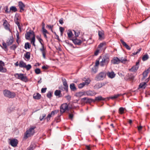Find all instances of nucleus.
Instances as JSON below:
<instances>
[{
	"instance_id": "54",
	"label": "nucleus",
	"mask_w": 150,
	"mask_h": 150,
	"mask_svg": "<svg viewBox=\"0 0 150 150\" xmlns=\"http://www.w3.org/2000/svg\"><path fill=\"white\" fill-rule=\"evenodd\" d=\"M20 17L18 14H16L14 17V20L17 21H20Z\"/></svg>"
},
{
	"instance_id": "2",
	"label": "nucleus",
	"mask_w": 150,
	"mask_h": 150,
	"mask_svg": "<svg viewBox=\"0 0 150 150\" xmlns=\"http://www.w3.org/2000/svg\"><path fill=\"white\" fill-rule=\"evenodd\" d=\"M101 58H102V61L100 62V66L102 67L107 66L110 62L109 57L107 55H104L102 57L100 56L98 59Z\"/></svg>"
},
{
	"instance_id": "51",
	"label": "nucleus",
	"mask_w": 150,
	"mask_h": 150,
	"mask_svg": "<svg viewBox=\"0 0 150 150\" xmlns=\"http://www.w3.org/2000/svg\"><path fill=\"white\" fill-rule=\"evenodd\" d=\"M51 117L52 115L49 113L47 116V117L45 118V119H46L47 122H48L50 121V118Z\"/></svg>"
},
{
	"instance_id": "33",
	"label": "nucleus",
	"mask_w": 150,
	"mask_h": 150,
	"mask_svg": "<svg viewBox=\"0 0 150 150\" xmlns=\"http://www.w3.org/2000/svg\"><path fill=\"white\" fill-rule=\"evenodd\" d=\"M73 32L75 35L74 38L78 37L80 33V30H73Z\"/></svg>"
},
{
	"instance_id": "6",
	"label": "nucleus",
	"mask_w": 150,
	"mask_h": 150,
	"mask_svg": "<svg viewBox=\"0 0 150 150\" xmlns=\"http://www.w3.org/2000/svg\"><path fill=\"white\" fill-rule=\"evenodd\" d=\"M106 74L104 72H101L98 74L96 76L95 79L97 81L102 80L106 76Z\"/></svg>"
},
{
	"instance_id": "18",
	"label": "nucleus",
	"mask_w": 150,
	"mask_h": 150,
	"mask_svg": "<svg viewBox=\"0 0 150 150\" xmlns=\"http://www.w3.org/2000/svg\"><path fill=\"white\" fill-rule=\"evenodd\" d=\"M82 100H86L85 103H90L92 102H95L94 100L92 98L84 97L82 99Z\"/></svg>"
},
{
	"instance_id": "37",
	"label": "nucleus",
	"mask_w": 150,
	"mask_h": 150,
	"mask_svg": "<svg viewBox=\"0 0 150 150\" xmlns=\"http://www.w3.org/2000/svg\"><path fill=\"white\" fill-rule=\"evenodd\" d=\"M2 45V46H1V47H2V48L4 49L5 51H8V49L7 48V45H6V44L4 42H3Z\"/></svg>"
},
{
	"instance_id": "62",
	"label": "nucleus",
	"mask_w": 150,
	"mask_h": 150,
	"mask_svg": "<svg viewBox=\"0 0 150 150\" xmlns=\"http://www.w3.org/2000/svg\"><path fill=\"white\" fill-rule=\"evenodd\" d=\"M47 27L49 29H50L51 31H52V29L53 28V26H51L50 25H47Z\"/></svg>"
},
{
	"instance_id": "10",
	"label": "nucleus",
	"mask_w": 150,
	"mask_h": 150,
	"mask_svg": "<svg viewBox=\"0 0 150 150\" xmlns=\"http://www.w3.org/2000/svg\"><path fill=\"white\" fill-rule=\"evenodd\" d=\"M139 60H138L137 62H136V64L132 67L131 68L129 69V70L132 71H136L139 68Z\"/></svg>"
},
{
	"instance_id": "5",
	"label": "nucleus",
	"mask_w": 150,
	"mask_h": 150,
	"mask_svg": "<svg viewBox=\"0 0 150 150\" xmlns=\"http://www.w3.org/2000/svg\"><path fill=\"white\" fill-rule=\"evenodd\" d=\"M126 61L127 59H122V58H121V59H120L117 57H114L111 61V64H118L120 62L123 63L124 62H125Z\"/></svg>"
},
{
	"instance_id": "8",
	"label": "nucleus",
	"mask_w": 150,
	"mask_h": 150,
	"mask_svg": "<svg viewBox=\"0 0 150 150\" xmlns=\"http://www.w3.org/2000/svg\"><path fill=\"white\" fill-rule=\"evenodd\" d=\"M35 35L33 31L31 30H27L25 34V38H35Z\"/></svg>"
},
{
	"instance_id": "35",
	"label": "nucleus",
	"mask_w": 150,
	"mask_h": 150,
	"mask_svg": "<svg viewBox=\"0 0 150 150\" xmlns=\"http://www.w3.org/2000/svg\"><path fill=\"white\" fill-rule=\"evenodd\" d=\"M98 67L94 66L91 69V72L93 74H96L98 71Z\"/></svg>"
},
{
	"instance_id": "46",
	"label": "nucleus",
	"mask_w": 150,
	"mask_h": 150,
	"mask_svg": "<svg viewBox=\"0 0 150 150\" xmlns=\"http://www.w3.org/2000/svg\"><path fill=\"white\" fill-rule=\"evenodd\" d=\"M59 112V110H55L52 111L50 113L52 115H54L55 114H57Z\"/></svg>"
},
{
	"instance_id": "28",
	"label": "nucleus",
	"mask_w": 150,
	"mask_h": 150,
	"mask_svg": "<svg viewBox=\"0 0 150 150\" xmlns=\"http://www.w3.org/2000/svg\"><path fill=\"white\" fill-rule=\"evenodd\" d=\"M24 56L26 59L25 60H29L30 58V53L29 52H26V53L24 54Z\"/></svg>"
},
{
	"instance_id": "31",
	"label": "nucleus",
	"mask_w": 150,
	"mask_h": 150,
	"mask_svg": "<svg viewBox=\"0 0 150 150\" xmlns=\"http://www.w3.org/2000/svg\"><path fill=\"white\" fill-rule=\"evenodd\" d=\"M61 91L59 90H56L54 93L55 96H58L59 97H61L62 96L61 94Z\"/></svg>"
},
{
	"instance_id": "59",
	"label": "nucleus",
	"mask_w": 150,
	"mask_h": 150,
	"mask_svg": "<svg viewBox=\"0 0 150 150\" xmlns=\"http://www.w3.org/2000/svg\"><path fill=\"white\" fill-rule=\"evenodd\" d=\"M100 52V50L98 48L96 50L95 52L94 55L97 56Z\"/></svg>"
},
{
	"instance_id": "14",
	"label": "nucleus",
	"mask_w": 150,
	"mask_h": 150,
	"mask_svg": "<svg viewBox=\"0 0 150 150\" xmlns=\"http://www.w3.org/2000/svg\"><path fill=\"white\" fill-rule=\"evenodd\" d=\"M18 144V140L14 139H11L10 142V144L12 146L15 147L17 146Z\"/></svg>"
},
{
	"instance_id": "40",
	"label": "nucleus",
	"mask_w": 150,
	"mask_h": 150,
	"mask_svg": "<svg viewBox=\"0 0 150 150\" xmlns=\"http://www.w3.org/2000/svg\"><path fill=\"white\" fill-rule=\"evenodd\" d=\"M10 9V11H11L13 12H16L17 11L16 8L15 6H11Z\"/></svg>"
},
{
	"instance_id": "13",
	"label": "nucleus",
	"mask_w": 150,
	"mask_h": 150,
	"mask_svg": "<svg viewBox=\"0 0 150 150\" xmlns=\"http://www.w3.org/2000/svg\"><path fill=\"white\" fill-rule=\"evenodd\" d=\"M73 38H69V40L72 41L75 45H79L82 42V41L81 40L78 39L77 38H75L74 39H73Z\"/></svg>"
},
{
	"instance_id": "24",
	"label": "nucleus",
	"mask_w": 150,
	"mask_h": 150,
	"mask_svg": "<svg viewBox=\"0 0 150 150\" xmlns=\"http://www.w3.org/2000/svg\"><path fill=\"white\" fill-rule=\"evenodd\" d=\"M107 75L109 78L111 79L114 78L115 76V74L114 72L113 71L111 72H108L107 73Z\"/></svg>"
},
{
	"instance_id": "49",
	"label": "nucleus",
	"mask_w": 150,
	"mask_h": 150,
	"mask_svg": "<svg viewBox=\"0 0 150 150\" xmlns=\"http://www.w3.org/2000/svg\"><path fill=\"white\" fill-rule=\"evenodd\" d=\"M31 46L30 45V44L28 42L26 43L25 44V49H27V48L29 49L30 48Z\"/></svg>"
},
{
	"instance_id": "1",
	"label": "nucleus",
	"mask_w": 150,
	"mask_h": 150,
	"mask_svg": "<svg viewBox=\"0 0 150 150\" xmlns=\"http://www.w3.org/2000/svg\"><path fill=\"white\" fill-rule=\"evenodd\" d=\"M36 128L35 126H30L29 128L24 133V136L23 138V140L26 139L28 137L32 136L35 133L34 129Z\"/></svg>"
},
{
	"instance_id": "55",
	"label": "nucleus",
	"mask_w": 150,
	"mask_h": 150,
	"mask_svg": "<svg viewBox=\"0 0 150 150\" xmlns=\"http://www.w3.org/2000/svg\"><path fill=\"white\" fill-rule=\"evenodd\" d=\"M106 43L105 42H103L101 43L98 46V48H102L104 45H105Z\"/></svg>"
},
{
	"instance_id": "58",
	"label": "nucleus",
	"mask_w": 150,
	"mask_h": 150,
	"mask_svg": "<svg viewBox=\"0 0 150 150\" xmlns=\"http://www.w3.org/2000/svg\"><path fill=\"white\" fill-rule=\"evenodd\" d=\"M99 64H100V63H99V60L97 59L96 61L95 64L94 66L97 67L98 66Z\"/></svg>"
},
{
	"instance_id": "3",
	"label": "nucleus",
	"mask_w": 150,
	"mask_h": 150,
	"mask_svg": "<svg viewBox=\"0 0 150 150\" xmlns=\"http://www.w3.org/2000/svg\"><path fill=\"white\" fill-rule=\"evenodd\" d=\"M14 75L16 78L23 82H26L28 81L27 77L23 74L16 73Z\"/></svg>"
},
{
	"instance_id": "43",
	"label": "nucleus",
	"mask_w": 150,
	"mask_h": 150,
	"mask_svg": "<svg viewBox=\"0 0 150 150\" xmlns=\"http://www.w3.org/2000/svg\"><path fill=\"white\" fill-rule=\"evenodd\" d=\"M46 115L45 114H42L40 117V121H42L44 119H45Z\"/></svg>"
},
{
	"instance_id": "27",
	"label": "nucleus",
	"mask_w": 150,
	"mask_h": 150,
	"mask_svg": "<svg viewBox=\"0 0 150 150\" xmlns=\"http://www.w3.org/2000/svg\"><path fill=\"white\" fill-rule=\"evenodd\" d=\"M106 99H107L106 98H103L101 96H100L96 97L95 99L94 100L95 102L96 101L105 100Z\"/></svg>"
},
{
	"instance_id": "23",
	"label": "nucleus",
	"mask_w": 150,
	"mask_h": 150,
	"mask_svg": "<svg viewBox=\"0 0 150 150\" xmlns=\"http://www.w3.org/2000/svg\"><path fill=\"white\" fill-rule=\"evenodd\" d=\"M70 88L71 91H76L77 90L75 84L74 83H71L70 85Z\"/></svg>"
},
{
	"instance_id": "39",
	"label": "nucleus",
	"mask_w": 150,
	"mask_h": 150,
	"mask_svg": "<svg viewBox=\"0 0 150 150\" xmlns=\"http://www.w3.org/2000/svg\"><path fill=\"white\" fill-rule=\"evenodd\" d=\"M149 58V56L147 54H144L142 57V60L143 61H144L147 60Z\"/></svg>"
},
{
	"instance_id": "15",
	"label": "nucleus",
	"mask_w": 150,
	"mask_h": 150,
	"mask_svg": "<svg viewBox=\"0 0 150 150\" xmlns=\"http://www.w3.org/2000/svg\"><path fill=\"white\" fill-rule=\"evenodd\" d=\"M86 95L93 96L95 95L96 93L94 91L88 90L85 91Z\"/></svg>"
},
{
	"instance_id": "4",
	"label": "nucleus",
	"mask_w": 150,
	"mask_h": 150,
	"mask_svg": "<svg viewBox=\"0 0 150 150\" xmlns=\"http://www.w3.org/2000/svg\"><path fill=\"white\" fill-rule=\"evenodd\" d=\"M3 93L5 96L9 98H13L16 96L15 93L6 89L3 91Z\"/></svg>"
},
{
	"instance_id": "57",
	"label": "nucleus",
	"mask_w": 150,
	"mask_h": 150,
	"mask_svg": "<svg viewBox=\"0 0 150 150\" xmlns=\"http://www.w3.org/2000/svg\"><path fill=\"white\" fill-rule=\"evenodd\" d=\"M47 97L49 98H51L52 96V92L51 91H49L48 92L47 94Z\"/></svg>"
},
{
	"instance_id": "7",
	"label": "nucleus",
	"mask_w": 150,
	"mask_h": 150,
	"mask_svg": "<svg viewBox=\"0 0 150 150\" xmlns=\"http://www.w3.org/2000/svg\"><path fill=\"white\" fill-rule=\"evenodd\" d=\"M3 25L4 28L12 33V31L10 28V25L8 21L4 19L3 20Z\"/></svg>"
},
{
	"instance_id": "30",
	"label": "nucleus",
	"mask_w": 150,
	"mask_h": 150,
	"mask_svg": "<svg viewBox=\"0 0 150 150\" xmlns=\"http://www.w3.org/2000/svg\"><path fill=\"white\" fill-rule=\"evenodd\" d=\"M14 40V38H8L6 41L7 45L8 46L11 45L13 43Z\"/></svg>"
},
{
	"instance_id": "20",
	"label": "nucleus",
	"mask_w": 150,
	"mask_h": 150,
	"mask_svg": "<svg viewBox=\"0 0 150 150\" xmlns=\"http://www.w3.org/2000/svg\"><path fill=\"white\" fill-rule=\"evenodd\" d=\"M120 41L121 42L122 45L125 47V48L127 50H129L131 49L130 47L127 45L126 43L123 40L121 39L120 40Z\"/></svg>"
},
{
	"instance_id": "50",
	"label": "nucleus",
	"mask_w": 150,
	"mask_h": 150,
	"mask_svg": "<svg viewBox=\"0 0 150 150\" xmlns=\"http://www.w3.org/2000/svg\"><path fill=\"white\" fill-rule=\"evenodd\" d=\"M95 89H99L101 88L99 83H96L94 86Z\"/></svg>"
},
{
	"instance_id": "25",
	"label": "nucleus",
	"mask_w": 150,
	"mask_h": 150,
	"mask_svg": "<svg viewBox=\"0 0 150 150\" xmlns=\"http://www.w3.org/2000/svg\"><path fill=\"white\" fill-rule=\"evenodd\" d=\"M44 25L45 24H44V25H42V33L45 38H47L46 34L48 33L47 32V30L45 29Z\"/></svg>"
},
{
	"instance_id": "44",
	"label": "nucleus",
	"mask_w": 150,
	"mask_h": 150,
	"mask_svg": "<svg viewBox=\"0 0 150 150\" xmlns=\"http://www.w3.org/2000/svg\"><path fill=\"white\" fill-rule=\"evenodd\" d=\"M91 81V80L89 79V78H88L87 79H86L84 82H83L84 83H85V85H88L90 83Z\"/></svg>"
},
{
	"instance_id": "26",
	"label": "nucleus",
	"mask_w": 150,
	"mask_h": 150,
	"mask_svg": "<svg viewBox=\"0 0 150 150\" xmlns=\"http://www.w3.org/2000/svg\"><path fill=\"white\" fill-rule=\"evenodd\" d=\"M147 85L146 83V82H142L140 83L139 85L138 88L139 89L142 88L143 89H145Z\"/></svg>"
},
{
	"instance_id": "61",
	"label": "nucleus",
	"mask_w": 150,
	"mask_h": 150,
	"mask_svg": "<svg viewBox=\"0 0 150 150\" xmlns=\"http://www.w3.org/2000/svg\"><path fill=\"white\" fill-rule=\"evenodd\" d=\"M47 88H42L41 91L42 93H45L46 92Z\"/></svg>"
},
{
	"instance_id": "41",
	"label": "nucleus",
	"mask_w": 150,
	"mask_h": 150,
	"mask_svg": "<svg viewBox=\"0 0 150 150\" xmlns=\"http://www.w3.org/2000/svg\"><path fill=\"white\" fill-rule=\"evenodd\" d=\"M65 43L67 44L68 45L70 46L71 47L73 48H74V46L70 42L69 40H65Z\"/></svg>"
},
{
	"instance_id": "52",
	"label": "nucleus",
	"mask_w": 150,
	"mask_h": 150,
	"mask_svg": "<svg viewBox=\"0 0 150 150\" xmlns=\"http://www.w3.org/2000/svg\"><path fill=\"white\" fill-rule=\"evenodd\" d=\"M35 73L36 74H39L41 73L40 69L39 68H37L35 70Z\"/></svg>"
},
{
	"instance_id": "60",
	"label": "nucleus",
	"mask_w": 150,
	"mask_h": 150,
	"mask_svg": "<svg viewBox=\"0 0 150 150\" xmlns=\"http://www.w3.org/2000/svg\"><path fill=\"white\" fill-rule=\"evenodd\" d=\"M34 146V145L33 144H31L29 148L28 149V150H33Z\"/></svg>"
},
{
	"instance_id": "12",
	"label": "nucleus",
	"mask_w": 150,
	"mask_h": 150,
	"mask_svg": "<svg viewBox=\"0 0 150 150\" xmlns=\"http://www.w3.org/2000/svg\"><path fill=\"white\" fill-rule=\"evenodd\" d=\"M63 84L64 86V90H65L67 93L68 92V85L67 84L66 80L65 78L62 79Z\"/></svg>"
},
{
	"instance_id": "47",
	"label": "nucleus",
	"mask_w": 150,
	"mask_h": 150,
	"mask_svg": "<svg viewBox=\"0 0 150 150\" xmlns=\"http://www.w3.org/2000/svg\"><path fill=\"white\" fill-rule=\"evenodd\" d=\"M85 85V83H84L83 82L79 84L78 86V87L79 88L81 89Z\"/></svg>"
},
{
	"instance_id": "34",
	"label": "nucleus",
	"mask_w": 150,
	"mask_h": 150,
	"mask_svg": "<svg viewBox=\"0 0 150 150\" xmlns=\"http://www.w3.org/2000/svg\"><path fill=\"white\" fill-rule=\"evenodd\" d=\"M120 95H121V94H119L115 95L113 96L110 97H107L106 98L108 100H109L110 99H114L117 98L118 97H119Z\"/></svg>"
},
{
	"instance_id": "17",
	"label": "nucleus",
	"mask_w": 150,
	"mask_h": 150,
	"mask_svg": "<svg viewBox=\"0 0 150 150\" xmlns=\"http://www.w3.org/2000/svg\"><path fill=\"white\" fill-rule=\"evenodd\" d=\"M134 78L133 74L131 73H128L125 76L124 79L126 80H133Z\"/></svg>"
},
{
	"instance_id": "29",
	"label": "nucleus",
	"mask_w": 150,
	"mask_h": 150,
	"mask_svg": "<svg viewBox=\"0 0 150 150\" xmlns=\"http://www.w3.org/2000/svg\"><path fill=\"white\" fill-rule=\"evenodd\" d=\"M86 95V92H77L76 93V96L77 97H81L83 96Z\"/></svg>"
},
{
	"instance_id": "56",
	"label": "nucleus",
	"mask_w": 150,
	"mask_h": 150,
	"mask_svg": "<svg viewBox=\"0 0 150 150\" xmlns=\"http://www.w3.org/2000/svg\"><path fill=\"white\" fill-rule=\"evenodd\" d=\"M17 46L15 44L12 45L10 47V49L13 50H15Z\"/></svg>"
},
{
	"instance_id": "36",
	"label": "nucleus",
	"mask_w": 150,
	"mask_h": 150,
	"mask_svg": "<svg viewBox=\"0 0 150 150\" xmlns=\"http://www.w3.org/2000/svg\"><path fill=\"white\" fill-rule=\"evenodd\" d=\"M26 64L23 61H21L19 62V66L21 68H25Z\"/></svg>"
},
{
	"instance_id": "22",
	"label": "nucleus",
	"mask_w": 150,
	"mask_h": 150,
	"mask_svg": "<svg viewBox=\"0 0 150 150\" xmlns=\"http://www.w3.org/2000/svg\"><path fill=\"white\" fill-rule=\"evenodd\" d=\"M33 96V98L36 100H39L40 99L41 97V95L38 93L34 94Z\"/></svg>"
},
{
	"instance_id": "21",
	"label": "nucleus",
	"mask_w": 150,
	"mask_h": 150,
	"mask_svg": "<svg viewBox=\"0 0 150 150\" xmlns=\"http://www.w3.org/2000/svg\"><path fill=\"white\" fill-rule=\"evenodd\" d=\"M40 51H41L42 53V56L43 58L45 59L46 58V57L45 56V52L46 51L45 48H44V47L43 45L42 46V48L40 49Z\"/></svg>"
},
{
	"instance_id": "19",
	"label": "nucleus",
	"mask_w": 150,
	"mask_h": 150,
	"mask_svg": "<svg viewBox=\"0 0 150 150\" xmlns=\"http://www.w3.org/2000/svg\"><path fill=\"white\" fill-rule=\"evenodd\" d=\"M150 71V67L148 68L147 69L145 70L143 73V78L145 79L148 75V74Z\"/></svg>"
},
{
	"instance_id": "42",
	"label": "nucleus",
	"mask_w": 150,
	"mask_h": 150,
	"mask_svg": "<svg viewBox=\"0 0 150 150\" xmlns=\"http://www.w3.org/2000/svg\"><path fill=\"white\" fill-rule=\"evenodd\" d=\"M60 115H59L58 116L55 117V120L56 122L58 123L60 122L61 120V118L60 117Z\"/></svg>"
},
{
	"instance_id": "64",
	"label": "nucleus",
	"mask_w": 150,
	"mask_h": 150,
	"mask_svg": "<svg viewBox=\"0 0 150 150\" xmlns=\"http://www.w3.org/2000/svg\"><path fill=\"white\" fill-rule=\"evenodd\" d=\"M99 83L100 85L101 88L103 86H104L106 84V83L104 82Z\"/></svg>"
},
{
	"instance_id": "48",
	"label": "nucleus",
	"mask_w": 150,
	"mask_h": 150,
	"mask_svg": "<svg viewBox=\"0 0 150 150\" xmlns=\"http://www.w3.org/2000/svg\"><path fill=\"white\" fill-rule=\"evenodd\" d=\"M4 9L6 13H10V10H9L8 6H5L4 8Z\"/></svg>"
},
{
	"instance_id": "11",
	"label": "nucleus",
	"mask_w": 150,
	"mask_h": 150,
	"mask_svg": "<svg viewBox=\"0 0 150 150\" xmlns=\"http://www.w3.org/2000/svg\"><path fill=\"white\" fill-rule=\"evenodd\" d=\"M5 66L4 63L2 61H0V72L2 73H6L7 71L6 68L4 67Z\"/></svg>"
},
{
	"instance_id": "9",
	"label": "nucleus",
	"mask_w": 150,
	"mask_h": 150,
	"mask_svg": "<svg viewBox=\"0 0 150 150\" xmlns=\"http://www.w3.org/2000/svg\"><path fill=\"white\" fill-rule=\"evenodd\" d=\"M66 110H69L68 105L67 103H63L60 106V112L62 114Z\"/></svg>"
},
{
	"instance_id": "45",
	"label": "nucleus",
	"mask_w": 150,
	"mask_h": 150,
	"mask_svg": "<svg viewBox=\"0 0 150 150\" xmlns=\"http://www.w3.org/2000/svg\"><path fill=\"white\" fill-rule=\"evenodd\" d=\"M124 108L123 107L120 108L119 109V113L121 114H123L124 113Z\"/></svg>"
},
{
	"instance_id": "53",
	"label": "nucleus",
	"mask_w": 150,
	"mask_h": 150,
	"mask_svg": "<svg viewBox=\"0 0 150 150\" xmlns=\"http://www.w3.org/2000/svg\"><path fill=\"white\" fill-rule=\"evenodd\" d=\"M32 67L31 66L30 64H28L27 65H25V68H26L27 71L29 70Z\"/></svg>"
},
{
	"instance_id": "16",
	"label": "nucleus",
	"mask_w": 150,
	"mask_h": 150,
	"mask_svg": "<svg viewBox=\"0 0 150 150\" xmlns=\"http://www.w3.org/2000/svg\"><path fill=\"white\" fill-rule=\"evenodd\" d=\"M18 6L20 9V12H22V11L24 10V8L25 6L24 4L21 1L18 2Z\"/></svg>"
},
{
	"instance_id": "32",
	"label": "nucleus",
	"mask_w": 150,
	"mask_h": 150,
	"mask_svg": "<svg viewBox=\"0 0 150 150\" xmlns=\"http://www.w3.org/2000/svg\"><path fill=\"white\" fill-rule=\"evenodd\" d=\"M74 33L73 30L72 31L71 30H69L67 33V34L69 38H71L74 36Z\"/></svg>"
},
{
	"instance_id": "63",
	"label": "nucleus",
	"mask_w": 150,
	"mask_h": 150,
	"mask_svg": "<svg viewBox=\"0 0 150 150\" xmlns=\"http://www.w3.org/2000/svg\"><path fill=\"white\" fill-rule=\"evenodd\" d=\"M74 115L72 113L69 114V118L71 120H72L73 117Z\"/></svg>"
},
{
	"instance_id": "38",
	"label": "nucleus",
	"mask_w": 150,
	"mask_h": 150,
	"mask_svg": "<svg viewBox=\"0 0 150 150\" xmlns=\"http://www.w3.org/2000/svg\"><path fill=\"white\" fill-rule=\"evenodd\" d=\"M98 35L99 38H103L104 35V32L103 30L99 31Z\"/></svg>"
}]
</instances>
